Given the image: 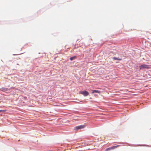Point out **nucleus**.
Masks as SVG:
<instances>
[{"label":"nucleus","instance_id":"1","mask_svg":"<svg viewBox=\"0 0 151 151\" xmlns=\"http://www.w3.org/2000/svg\"><path fill=\"white\" fill-rule=\"evenodd\" d=\"M139 68L140 69H142L144 68L148 69L149 68H150L149 67V66L148 65L145 64H143L142 65H141L139 66Z\"/></svg>","mask_w":151,"mask_h":151},{"label":"nucleus","instance_id":"2","mask_svg":"<svg viewBox=\"0 0 151 151\" xmlns=\"http://www.w3.org/2000/svg\"><path fill=\"white\" fill-rule=\"evenodd\" d=\"M80 93L81 94L83 95L84 96H87L89 95L88 92L86 91H80Z\"/></svg>","mask_w":151,"mask_h":151},{"label":"nucleus","instance_id":"3","mask_svg":"<svg viewBox=\"0 0 151 151\" xmlns=\"http://www.w3.org/2000/svg\"><path fill=\"white\" fill-rule=\"evenodd\" d=\"M119 146V145H117L115 146H114L110 147L108 148L106 150V151H108L111 149H115V148L118 147Z\"/></svg>","mask_w":151,"mask_h":151},{"label":"nucleus","instance_id":"4","mask_svg":"<svg viewBox=\"0 0 151 151\" xmlns=\"http://www.w3.org/2000/svg\"><path fill=\"white\" fill-rule=\"evenodd\" d=\"M85 127V125H81L79 126H77L76 127V129H79L84 128Z\"/></svg>","mask_w":151,"mask_h":151},{"label":"nucleus","instance_id":"5","mask_svg":"<svg viewBox=\"0 0 151 151\" xmlns=\"http://www.w3.org/2000/svg\"><path fill=\"white\" fill-rule=\"evenodd\" d=\"M101 93V91H99V90H93L92 93Z\"/></svg>","mask_w":151,"mask_h":151},{"label":"nucleus","instance_id":"6","mask_svg":"<svg viewBox=\"0 0 151 151\" xmlns=\"http://www.w3.org/2000/svg\"><path fill=\"white\" fill-rule=\"evenodd\" d=\"M8 89L7 88H1V90L3 91H7Z\"/></svg>","mask_w":151,"mask_h":151},{"label":"nucleus","instance_id":"7","mask_svg":"<svg viewBox=\"0 0 151 151\" xmlns=\"http://www.w3.org/2000/svg\"><path fill=\"white\" fill-rule=\"evenodd\" d=\"M113 59L114 60H122V59L121 58H116V57H114L113 58Z\"/></svg>","mask_w":151,"mask_h":151},{"label":"nucleus","instance_id":"8","mask_svg":"<svg viewBox=\"0 0 151 151\" xmlns=\"http://www.w3.org/2000/svg\"><path fill=\"white\" fill-rule=\"evenodd\" d=\"M76 58V56H74L73 57H71L70 59V60L71 61L75 59Z\"/></svg>","mask_w":151,"mask_h":151},{"label":"nucleus","instance_id":"9","mask_svg":"<svg viewBox=\"0 0 151 151\" xmlns=\"http://www.w3.org/2000/svg\"><path fill=\"white\" fill-rule=\"evenodd\" d=\"M6 111V110H0V112L1 111Z\"/></svg>","mask_w":151,"mask_h":151},{"label":"nucleus","instance_id":"10","mask_svg":"<svg viewBox=\"0 0 151 151\" xmlns=\"http://www.w3.org/2000/svg\"><path fill=\"white\" fill-rule=\"evenodd\" d=\"M150 33L151 34V30H150Z\"/></svg>","mask_w":151,"mask_h":151}]
</instances>
